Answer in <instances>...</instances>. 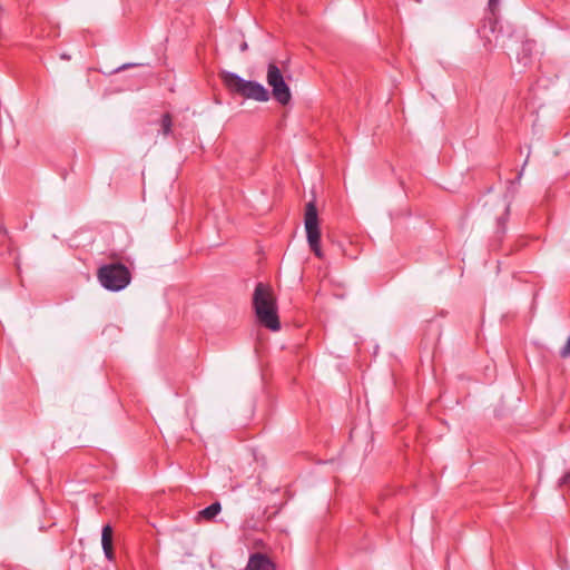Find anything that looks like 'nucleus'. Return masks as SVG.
Instances as JSON below:
<instances>
[{
	"instance_id": "10",
	"label": "nucleus",
	"mask_w": 570,
	"mask_h": 570,
	"mask_svg": "<svg viewBox=\"0 0 570 570\" xmlns=\"http://www.w3.org/2000/svg\"><path fill=\"white\" fill-rule=\"evenodd\" d=\"M560 487H569L570 488V472L567 473L561 480H560Z\"/></svg>"
},
{
	"instance_id": "9",
	"label": "nucleus",
	"mask_w": 570,
	"mask_h": 570,
	"mask_svg": "<svg viewBox=\"0 0 570 570\" xmlns=\"http://www.w3.org/2000/svg\"><path fill=\"white\" fill-rule=\"evenodd\" d=\"M160 127L163 135L168 136L171 132L173 119L170 114L166 112L163 115L160 120Z\"/></svg>"
},
{
	"instance_id": "7",
	"label": "nucleus",
	"mask_w": 570,
	"mask_h": 570,
	"mask_svg": "<svg viewBox=\"0 0 570 570\" xmlns=\"http://www.w3.org/2000/svg\"><path fill=\"white\" fill-rule=\"evenodd\" d=\"M112 534H114V531H112L111 525L110 524L104 525V528L101 530V546H102L105 557L109 561L115 560V552H114V547H112Z\"/></svg>"
},
{
	"instance_id": "4",
	"label": "nucleus",
	"mask_w": 570,
	"mask_h": 570,
	"mask_svg": "<svg viewBox=\"0 0 570 570\" xmlns=\"http://www.w3.org/2000/svg\"><path fill=\"white\" fill-rule=\"evenodd\" d=\"M304 225L309 248L316 257L323 258L318 213L314 202H309L305 206Z\"/></svg>"
},
{
	"instance_id": "2",
	"label": "nucleus",
	"mask_w": 570,
	"mask_h": 570,
	"mask_svg": "<svg viewBox=\"0 0 570 570\" xmlns=\"http://www.w3.org/2000/svg\"><path fill=\"white\" fill-rule=\"evenodd\" d=\"M220 77L223 83L232 94L261 102H265L269 99L268 90L257 81L246 80L230 71H223Z\"/></svg>"
},
{
	"instance_id": "13",
	"label": "nucleus",
	"mask_w": 570,
	"mask_h": 570,
	"mask_svg": "<svg viewBox=\"0 0 570 570\" xmlns=\"http://www.w3.org/2000/svg\"><path fill=\"white\" fill-rule=\"evenodd\" d=\"M60 57H61V59H65V60H69L70 59V56L66 55V53H62Z\"/></svg>"
},
{
	"instance_id": "14",
	"label": "nucleus",
	"mask_w": 570,
	"mask_h": 570,
	"mask_svg": "<svg viewBox=\"0 0 570 570\" xmlns=\"http://www.w3.org/2000/svg\"><path fill=\"white\" fill-rule=\"evenodd\" d=\"M498 0H489L490 6H495Z\"/></svg>"
},
{
	"instance_id": "8",
	"label": "nucleus",
	"mask_w": 570,
	"mask_h": 570,
	"mask_svg": "<svg viewBox=\"0 0 570 570\" xmlns=\"http://www.w3.org/2000/svg\"><path fill=\"white\" fill-rule=\"evenodd\" d=\"M220 510H222L220 503L214 502L210 505H208L207 508L199 511V517H202L206 520H212L220 512Z\"/></svg>"
},
{
	"instance_id": "12",
	"label": "nucleus",
	"mask_w": 570,
	"mask_h": 570,
	"mask_svg": "<svg viewBox=\"0 0 570 570\" xmlns=\"http://www.w3.org/2000/svg\"><path fill=\"white\" fill-rule=\"evenodd\" d=\"M247 48H248L247 42H243V43L240 45V51H246V50H247Z\"/></svg>"
},
{
	"instance_id": "3",
	"label": "nucleus",
	"mask_w": 570,
	"mask_h": 570,
	"mask_svg": "<svg viewBox=\"0 0 570 570\" xmlns=\"http://www.w3.org/2000/svg\"><path fill=\"white\" fill-rule=\"evenodd\" d=\"M101 286L111 292H119L130 283L129 269L121 263L102 265L97 273Z\"/></svg>"
},
{
	"instance_id": "11",
	"label": "nucleus",
	"mask_w": 570,
	"mask_h": 570,
	"mask_svg": "<svg viewBox=\"0 0 570 570\" xmlns=\"http://www.w3.org/2000/svg\"><path fill=\"white\" fill-rule=\"evenodd\" d=\"M0 233L3 235L8 233L7 228L2 224H0Z\"/></svg>"
},
{
	"instance_id": "6",
	"label": "nucleus",
	"mask_w": 570,
	"mask_h": 570,
	"mask_svg": "<svg viewBox=\"0 0 570 570\" xmlns=\"http://www.w3.org/2000/svg\"><path fill=\"white\" fill-rule=\"evenodd\" d=\"M245 570H275V564L267 556L256 552L249 556Z\"/></svg>"
},
{
	"instance_id": "5",
	"label": "nucleus",
	"mask_w": 570,
	"mask_h": 570,
	"mask_svg": "<svg viewBox=\"0 0 570 570\" xmlns=\"http://www.w3.org/2000/svg\"><path fill=\"white\" fill-rule=\"evenodd\" d=\"M266 80L268 86L272 87L274 99L281 105L286 106L292 99V94L281 69L273 62L267 67Z\"/></svg>"
},
{
	"instance_id": "1",
	"label": "nucleus",
	"mask_w": 570,
	"mask_h": 570,
	"mask_svg": "<svg viewBox=\"0 0 570 570\" xmlns=\"http://www.w3.org/2000/svg\"><path fill=\"white\" fill-rule=\"evenodd\" d=\"M253 307L261 325L273 332L281 328L276 298L268 285L263 283L256 285L253 294Z\"/></svg>"
}]
</instances>
